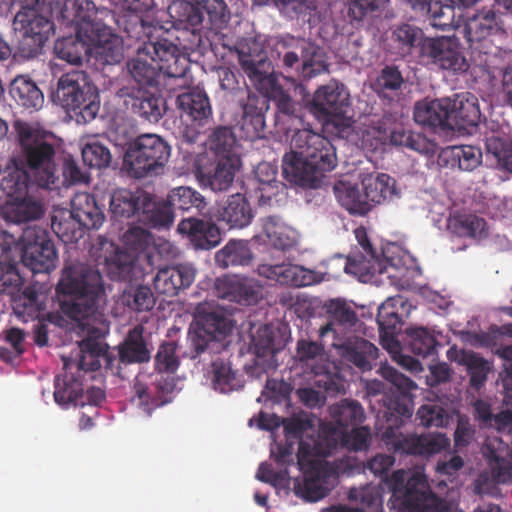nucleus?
I'll return each instance as SVG.
<instances>
[{"label": "nucleus", "instance_id": "1", "mask_svg": "<svg viewBox=\"0 0 512 512\" xmlns=\"http://www.w3.org/2000/svg\"><path fill=\"white\" fill-rule=\"evenodd\" d=\"M291 153L283 158L285 178L297 185L317 188L326 172L337 165L335 148L330 140L310 128L297 129L291 139Z\"/></svg>", "mask_w": 512, "mask_h": 512}, {"label": "nucleus", "instance_id": "2", "mask_svg": "<svg viewBox=\"0 0 512 512\" xmlns=\"http://www.w3.org/2000/svg\"><path fill=\"white\" fill-rule=\"evenodd\" d=\"M61 312L71 320H99L105 303V289L98 270L82 264L66 266L56 286Z\"/></svg>", "mask_w": 512, "mask_h": 512}, {"label": "nucleus", "instance_id": "3", "mask_svg": "<svg viewBox=\"0 0 512 512\" xmlns=\"http://www.w3.org/2000/svg\"><path fill=\"white\" fill-rule=\"evenodd\" d=\"M259 93H248L241 103L242 118L238 125L245 137L250 140L262 137L265 130V113L269 109L270 100L277 108V120L282 118L301 120V106L279 84L274 75L271 62L261 69L251 80Z\"/></svg>", "mask_w": 512, "mask_h": 512}, {"label": "nucleus", "instance_id": "4", "mask_svg": "<svg viewBox=\"0 0 512 512\" xmlns=\"http://www.w3.org/2000/svg\"><path fill=\"white\" fill-rule=\"evenodd\" d=\"M16 154L13 165L30 171L37 186L52 189L59 180L53 134L26 122H15Z\"/></svg>", "mask_w": 512, "mask_h": 512}, {"label": "nucleus", "instance_id": "5", "mask_svg": "<svg viewBox=\"0 0 512 512\" xmlns=\"http://www.w3.org/2000/svg\"><path fill=\"white\" fill-rule=\"evenodd\" d=\"M196 327L188 333V356L196 359L201 355L220 354L227 348L226 337L233 325L230 316L219 306L199 304L195 313Z\"/></svg>", "mask_w": 512, "mask_h": 512}, {"label": "nucleus", "instance_id": "6", "mask_svg": "<svg viewBox=\"0 0 512 512\" xmlns=\"http://www.w3.org/2000/svg\"><path fill=\"white\" fill-rule=\"evenodd\" d=\"M105 264L112 280L128 282L135 286L131 293L124 294V301L129 308L142 312L154 307L155 297L149 287V283H152L149 276L152 275L153 264L149 256H146L145 263H140L135 262L126 253H116L107 258Z\"/></svg>", "mask_w": 512, "mask_h": 512}, {"label": "nucleus", "instance_id": "7", "mask_svg": "<svg viewBox=\"0 0 512 512\" xmlns=\"http://www.w3.org/2000/svg\"><path fill=\"white\" fill-rule=\"evenodd\" d=\"M171 155L170 145L159 135L146 133L129 142L123 157V170L134 179L163 173Z\"/></svg>", "mask_w": 512, "mask_h": 512}, {"label": "nucleus", "instance_id": "8", "mask_svg": "<svg viewBox=\"0 0 512 512\" xmlns=\"http://www.w3.org/2000/svg\"><path fill=\"white\" fill-rule=\"evenodd\" d=\"M55 99L68 113L84 122L93 120L99 111L98 93L84 71L72 70L62 75Z\"/></svg>", "mask_w": 512, "mask_h": 512}, {"label": "nucleus", "instance_id": "9", "mask_svg": "<svg viewBox=\"0 0 512 512\" xmlns=\"http://www.w3.org/2000/svg\"><path fill=\"white\" fill-rule=\"evenodd\" d=\"M500 32H503L500 16L492 9L477 11L463 21L462 33L476 65L484 68L490 66V58L497 49L491 37Z\"/></svg>", "mask_w": 512, "mask_h": 512}, {"label": "nucleus", "instance_id": "10", "mask_svg": "<svg viewBox=\"0 0 512 512\" xmlns=\"http://www.w3.org/2000/svg\"><path fill=\"white\" fill-rule=\"evenodd\" d=\"M381 440L388 451L400 455H409L429 459L450 448V438L440 432L404 433L399 427L389 426Z\"/></svg>", "mask_w": 512, "mask_h": 512}, {"label": "nucleus", "instance_id": "11", "mask_svg": "<svg viewBox=\"0 0 512 512\" xmlns=\"http://www.w3.org/2000/svg\"><path fill=\"white\" fill-rule=\"evenodd\" d=\"M349 105L350 94L345 85L332 80L314 92L307 108L318 120L333 123L343 133L351 126V119L345 116Z\"/></svg>", "mask_w": 512, "mask_h": 512}, {"label": "nucleus", "instance_id": "12", "mask_svg": "<svg viewBox=\"0 0 512 512\" xmlns=\"http://www.w3.org/2000/svg\"><path fill=\"white\" fill-rule=\"evenodd\" d=\"M211 46L218 50L222 48L224 55H236L244 73L251 80L270 62L262 41L256 37L235 38L231 30L215 32Z\"/></svg>", "mask_w": 512, "mask_h": 512}, {"label": "nucleus", "instance_id": "13", "mask_svg": "<svg viewBox=\"0 0 512 512\" xmlns=\"http://www.w3.org/2000/svg\"><path fill=\"white\" fill-rule=\"evenodd\" d=\"M271 56L282 59L285 68H293L301 60L299 74L303 79H311L326 70V65L321 59L317 47L304 38H296L291 35L281 37L274 44Z\"/></svg>", "mask_w": 512, "mask_h": 512}, {"label": "nucleus", "instance_id": "14", "mask_svg": "<svg viewBox=\"0 0 512 512\" xmlns=\"http://www.w3.org/2000/svg\"><path fill=\"white\" fill-rule=\"evenodd\" d=\"M17 258L33 273H49L56 267L57 252L48 232L39 226H29L16 239Z\"/></svg>", "mask_w": 512, "mask_h": 512}, {"label": "nucleus", "instance_id": "15", "mask_svg": "<svg viewBox=\"0 0 512 512\" xmlns=\"http://www.w3.org/2000/svg\"><path fill=\"white\" fill-rule=\"evenodd\" d=\"M108 358H112V352L108 350V345L103 342L101 331L93 328L79 342L77 360L62 357L63 369L65 371H72L73 368H76L78 376H80L81 372H94L102 366L110 371L107 366Z\"/></svg>", "mask_w": 512, "mask_h": 512}, {"label": "nucleus", "instance_id": "16", "mask_svg": "<svg viewBox=\"0 0 512 512\" xmlns=\"http://www.w3.org/2000/svg\"><path fill=\"white\" fill-rule=\"evenodd\" d=\"M388 487L394 495H401L405 503L420 509L426 506L433 493L424 473L399 469L386 478Z\"/></svg>", "mask_w": 512, "mask_h": 512}, {"label": "nucleus", "instance_id": "17", "mask_svg": "<svg viewBox=\"0 0 512 512\" xmlns=\"http://www.w3.org/2000/svg\"><path fill=\"white\" fill-rule=\"evenodd\" d=\"M422 59L454 75L468 71L469 63L448 37H430L423 43Z\"/></svg>", "mask_w": 512, "mask_h": 512}, {"label": "nucleus", "instance_id": "18", "mask_svg": "<svg viewBox=\"0 0 512 512\" xmlns=\"http://www.w3.org/2000/svg\"><path fill=\"white\" fill-rule=\"evenodd\" d=\"M120 97L127 111L150 123H157L166 110L164 99L147 88L124 87Z\"/></svg>", "mask_w": 512, "mask_h": 512}, {"label": "nucleus", "instance_id": "19", "mask_svg": "<svg viewBox=\"0 0 512 512\" xmlns=\"http://www.w3.org/2000/svg\"><path fill=\"white\" fill-rule=\"evenodd\" d=\"M257 273L267 280L292 287L310 286L324 279L322 273L290 262L262 263L258 265Z\"/></svg>", "mask_w": 512, "mask_h": 512}, {"label": "nucleus", "instance_id": "20", "mask_svg": "<svg viewBox=\"0 0 512 512\" xmlns=\"http://www.w3.org/2000/svg\"><path fill=\"white\" fill-rule=\"evenodd\" d=\"M309 456L310 446L301 441L297 457L304 475L302 495L306 500L315 502L328 495V489L325 487L328 475L324 462L308 459Z\"/></svg>", "mask_w": 512, "mask_h": 512}, {"label": "nucleus", "instance_id": "21", "mask_svg": "<svg viewBox=\"0 0 512 512\" xmlns=\"http://www.w3.org/2000/svg\"><path fill=\"white\" fill-rule=\"evenodd\" d=\"M146 34L148 40L144 41L141 46L146 53L156 58V63L163 71L164 76L182 77L186 70L185 58L181 56L178 45L166 37H154L149 32Z\"/></svg>", "mask_w": 512, "mask_h": 512}, {"label": "nucleus", "instance_id": "22", "mask_svg": "<svg viewBox=\"0 0 512 512\" xmlns=\"http://www.w3.org/2000/svg\"><path fill=\"white\" fill-rule=\"evenodd\" d=\"M146 34L148 40L144 41L141 46L146 53L156 58V63L163 71L164 76L182 77L186 70L185 58L181 56L178 45L166 37H154L149 32Z\"/></svg>", "mask_w": 512, "mask_h": 512}, {"label": "nucleus", "instance_id": "23", "mask_svg": "<svg viewBox=\"0 0 512 512\" xmlns=\"http://www.w3.org/2000/svg\"><path fill=\"white\" fill-rule=\"evenodd\" d=\"M144 328L141 325L135 326L126 335L122 343L118 345V353L107 359V366L111 373L121 375V366L129 364H141L150 360L151 354L143 336Z\"/></svg>", "mask_w": 512, "mask_h": 512}, {"label": "nucleus", "instance_id": "24", "mask_svg": "<svg viewBox=\"0 0 512 512\" xmlns=\"http://www.w3.org/2000/svg\"><path fill=\"white\" fill-rule=\"evenodd\" d=\"M195 269L187 264L159 268L149 276L155 291L160 295L174 297L191 286L195 279Z\"/></svg>", "mask_w": 512, "mask_h": 512}, {"label": "nucleus", "instance_id": "25", "mask_svg": "<svg viewBox=\"0 0 512 512\" xmlns=\"http://www.w3.org/2000/svg\"><path fill=\"white\" fill-rule=\"evenodd\" d=\"M332 346L341 358L354 364L362 371L371 370V362L378 356V348L373 343L355 335L336 338Z\"/></svg>", "mask_w": 512, "mask_h": 512}, {"label": "nucleus", "instance_id": "26", "mask_svg": "<svg viewBox=\"0 0 512 512\" xmlns=\"http://www.w3.org/2000/svg\"><path fill=\"white\" fill-rule=\"evenodd\" d=\"M215 291L219 298L245 305L257 303L261 296V287L255 281L237 275L218 278Z\"/></svg>", "mask_w": 512, "mask_h": 512}, {"label": "nucleus", "instance_id": "27", "mask_svg": "<svg viewBox=\"0 0 512 512\" xmlns=\"http://www.w3.org/2000/svg\"><path fill=\"white\" fill-rule=\"evenodd\" d=\"M139 221L146 226L156 229H169L175 219V213L172 205L169 203L168 195L166 198H159L154 194L145 191Z\"/></svg>", "mask_w": 512, "mask_h": 512}, {"label": "nucleus", "instance_id": "28", "mask_svg": "<svg viewBox=\"0 0 512 512\" xmlns=\"http://www.w3.org/2000/svg\"><path fill=\"white\" fill-rule=\"evenodd\" d=\"M452 101L450 98L423 100L414 107V120L423 126L453 129L450 122Z\"/></svg>", "mask_w": 512, "mask_h": 512}, {"label": "nucleus", "instance_id": "29", "mask_svg": "<svg viewBox=\"0 0 512 512\" xmlns=\"http://www.w3.org/2000/svg\"><path fill=\"white\" fill-rule=\"evenodd\" d=\"M329 321L319 330V336L324 338L333 333L334 339L340 338L339 333L354 328L358 323L356 311L342 299H332L326 304Z\"/></svg>", "mask_w": 512, "mask_h": 512}, {"label": "nucleus", "instance_id": "30", "mask_svg": "<svg viewBox=\"0 0 512 512\" xmlns=\"http://www.w3.org/2000/svg\"><path fill=\"white\" fill-rule=\"evenodd\" d=\"M127 69L139 87H154L160 84L163 71L156 63V58L146 53L140 45L136 55L127 62Z\"/></svg>", "mask_w": 512, "mask_h": 512}, {"label": "nucleus", "instance_id": "31", "mask_svg": "<svg viewBox=\"0 0 512 512\" xmlns=\"http://www.w3.org/2000/svg\"><path fill=\"white\" fill-rule=\"evenodd\" d=\"M145 190H129L125 188L113 191L110 197L109 210L115 220L136 217L139 219Z\"/></svg>", "mask_w": 512, "mask_h": 512}, {"label": "nucleus", "instance_id": "32", "mask_svg": "<svg viewBox=\"0 0 512 512\" xmlns=\"http://www.w3.org/2000/svg\"><path fill=\"white\" fill-rule=\"evenodd\" d=\"M253 217L250 203L240 193L230 195L218 210V220L224 222L229 228L242 229L251 223Z\"/></svg>", "mask_w": 512, "mask_h": 512}, {"label": "nucleus", "instance_id": "33", "mask_svg": "<svg viewBox=\"0 0 512 512\" xmlns=\"http://www.w3.org/2000/svg\"><path fill=\"white\" fill-rule=\"evenodd\" d=\"M502 442L497 439L489 440L483 446V455L491 469L493 479L498 483L511 480L512 455L508 447H501Z\"/></svg>", "mask_w": 512, "mask_h": 512}, {"label": "nucleus", "instance_id": "34", "mask_svg": "<svg viewBox=\"0 0 512 512\" xmlns=\"http://www.w3.org/2000/svg\"><path fill=\"white\" fill-rule=\"evenodd\" d=\"M450 122L453 127L467 129L476 127L481 120V112L477 98L471 93L457 94L452 100Z\"/></svg>", "mask_w": 512, "mask_h": 512}, {"label": "nucleus", "instance_id": "35", "mask_svg": "<svg viewBox=\"0 0 512 512\" xmlns=\"http://www.w3.org/2000/svg\"><path fill=\"white\" fill-rule=\"evenodd\" d=\"M411 305L407 303L403 296H394L388 298L378 308L377 323L379 330L400 332L410 313Z\"/></svg>", "mask_w": 512, "mask_h": 512}, {"label": "nucleus", "instance_id": "36", "mask_svg": "<svg viewBox=\"0 0 512 512\" xmlns=\"http://www.w3.org/2000/svg\"><path fill=\"white\" fill-rule=\"evenodd\" d=\"M51 228L57 237L66 244L78 242L83 237L85 229L72 208L54 209Z\"/></svg>", "mask_w": 512, "mask_h": 512}, {"label": "nucleus", "instance_id": "37", "mask_svg": "<svg viewBox=\"0 0 512 512\" xmlns=\"http://www.w3.org/2000/svg\"><path fill=\"white\" fill-rule=\"evenodd\" d=\"M167 195L174 212L204 215L207 210L208 202L206 198L190 186L172 188Z\"/></svg>", "mask_w": 512, "mask_h": 512}, {"label": "nucleus", "instance_id": "38", "mask_svg": "<svg viewBox=\"0 0 512 512\" xmlns=\"http://www.w3.org/2000/svg\"><path fill=\"white\" fill-rule=\"evenodd\" d=\"M1 214L8 222L25 223L41 218L43 206L27 194L7 201L2 207Z\"/></svg>", "mask_w": 512, "mask_h": 512}, {"label": "nucleus", "instance_id": "39", "mask_svg": "<svg viewBox=\"0 0 512 512\" xmlns=\"http://www.w3.org/2000/svg\"><path fill=\"white\" fill-rule=\"evenodd\" d=\"M54 386V399L58 405L85 406L83 384L79 376H75L72 371H65L63 376H56Z\"/></svg>", "mask_w": 512, "mask_h": 512}, {"label": "nucleus", "instance_id": "40", "mask_svg": "<svg viewBox=\"0 0 512 512\" xmlns=\"http://www.w3.org/2000/svg\"><path fill=\"white\" fill-rule=\"evenodd\" d=\"M344 271L366 282L385 272V265L377 253H353L346 258Z\"/></svg>", "mask_w": 512, "mask_h": 512}, {"label": "nucleus", "instance_id": "41", "mask_svg": "<svg viewBox=\"0 0 512 512\" xmlns=\"http://www.w3.org/2000/svg\"><path fill=\"white\" fill-rule=\"evenodd\" d=\"M71 208L87 230L98 229L104 223V212L95 197L89 193L75 194L71 200Z\"/></svg>", "mask_w": 512, "mask_h": 512}, {"label": "nucleus", "instance_id": "42", "mask_svg": "<svg viewBox=\"0 0 512 512\" xmlns=\"http://www.w3.org/2000/svg\"><path fill=\"white\" fill-rule=\"evenodd\" d=\"M239 163V157L220 158L213 170L201 172V181L213 191H225L232 185Z\"/></svg>", "mask_w": 512, "mask_h": 512}, {"label": "nucleus", "instance_id": "43", "mask_svg": "<svg viewBox=\"0 0 512 512\" xmlns=\"http://www.w3.org/2000/svg\"><path fill=\"white\" fill-rule=\"evenodd\" d=\"M362 187L370 204H381L398 196L396 181L385 173L368 175L362 180Z\"/></svg>", "mask_w": 512, "mask_h": 512}, {"label": "nucleus", "instance_id": "44", "mask_svg": "<svg viewBox=\"0 0 512 512\" xmlns=\"http://www.w3.org/2000/svg\"><path fill=\"white\" fill-rule=\"evenodd\" d=\"M333 189L338 203L350 214L364 216L372 209L358 185L339 181Z\"/></svg>", "mask_w": 512, "mask_h": 512}, {"label": "nucleus", "instance_id": "45", "mask_svg": "<svg viewBox=\"0 0 512 512\" xmlns=\"http://www.w3.org/2000/svg\"><path fill=\"white\" fill-rule=\"evenodd\" d=\"M9 93L13 100L23 108L38 110L43 106L44 95L36 83L29 77L20 75L10 84Z\"/></svg>", "mask_w": 512, "mask_h": 512}, {"label": "nucleus", "instance_id": "46", "mask_svg": "<svg viewBox=\"0 0 512 512\" xmlns=\"http://www.w3.org/2000/svg\"><path fill=\"white\" fill-rule=\"evenodd\" d=\"M439 158L451 168L458 167L462 171H473L482 162V152L480 148L471 145H459L444 149Z\"/></svg>", "mask_w": 512, "mask_h": 512}, {"label": "nucleus", "instance_id": "47", "mask_svg": "<svg viewBox=\"0 0 512 512\" xmlns=\"http://www.w3.org/2000/svg\"><path fill=\"white\" fill-rule=\"evenodd\" d=\"M330 415L342 434H346L349 428L359 426L365 419L362 405L358 401L350 399H343L331 406Z\"/></svg>", "mask_w": 512, "mask_h": 512}, {"label": "nucleus", "instance_id": "48", "mask_svg": "<svg viewBox=\"0 0 512 512\" xmlns=\"http://www.w3.org/2000/svg\"><path fill=\"white\" fill-rule=\"evenodd\" d=\"M388 143L393 146L405 147L426 156L436 153V144L423 134L405 129L402 126L391 128Z\"/></svg>", "mask_w": 512, "mask_h": 512}, {"label": "nucleus", "instance_id": "49", "mask_svg": "<svg viewBox=\"0 0 512 512\" xmlns=\"http://www.w3.org/2000/svg\"><path fill=\"white\" fill-rule=\"evenodd\" d=\"M404 348L422 358L435 356L439 342L426 327H412L405 331Z\"/></svg>", "mask_w": 512, "mask_h": 512}, {"label": "nucleus", "instance_id": "50", "mask_svg": "<svg viewBox=\"0 0 512 512\" xmlns=\"http://www.w3.org/2000/svg\"><path fill=\"white\" fill-rule=\"evenodd\" d=\"M181 111L193 122L203 124L212 115L209 98L204 91L194 90L178 96Z\"/></svg>", "mask_w": 512, "mask_h": 512}, {"label": "nucleus", "instance_id": "51", "mask_svg": "<svg viewBox=\"0 0 512 512\" xmlns=\"http://www.w3.org/2000/svg\"><path fill=\"white\" fill-rule=\"evenodd\" d=\"M14 26L18 33H29L46 39L54 32V23L33 9L19 11Z\"/></svg>", "mask_w": 512, "mask_h": 512}, {"label": "nucleus", "instance_id": "52", "mask_svg": "<svg viewBox=\"0 0 512 512\" xmlns=\"http://www.w3.org/2000/svg\"><path fill=\"white\" fill-rule=\"evenodd\" d=\"M431 25L441 30L459 27L462 14L456 15L455 6L450 0H432L422 15Z\"/></svg>", "mask_w": 512, "mask_h": 512}, {"label": "nucleus", "instance_id": "53", "mask_svg": "<svg viewBox=\"0 0 512 512\" xmlns=\"http://www.w3.org/2000/svg\"><path fill=\"white\" fill-rule=\"evenodd\" d=\"M125 9L132 13L133 24L131 28L124 27L125 32L131 38L140 39L141 33H146V22L144 15H152L157 10L156 0H124Z\"/></svg>", "mask_w": 512, "mask_h": 512}, {"label": "nucleus", "instance_id": "54", "mask_svg": "<svg viewBox=\"0 0 512 512\" xmlns=\"http://www.w3.org/2000/svg\"><path fill=\"white\" fill-rule=\"evenodd\" d=\"M251 259L252 252L247 243L242 240H230L215 255L217 265L222 268L245 266Z\"/></svg>", "mask_w": 512, "mask_h": 512}, {"label": "nucleus", "instance_id": "55", "mask_svg": "<svg viewBox=\"0 0 512 512\" xmlns=\"http://www.w3.org/2000/svg\"><path fill=\"white\" fill-rule=\"evenodd\" d=\"M429 37H426L423 30L419 27L403 23L395 27L392 31L391 39L397 47L404 52L411 53L414 49L418 50L419 57L422 56L423 43Z\"/></svg>", "mask_w": 512, "mask_h": 512}, {"label": "nucleus", "instance_id": "56", "mask_svg": "<svg viewBox=\"0 0 512 512\" xmlns=\"http://www.w3.org/2000/svg\"><path fill=\"white\" fill-rule=\"evenodd\" d=\"M392 117L383 115L373 120L362 132L363 146L375 151L388 144L391 131Z\"/></svg>", "mask_w": 512, "mask_h": 512}, {"label": "nucleus", "instance_id": "57", "mask_svg": "<svg viewBox=\"0 0 512 512\" xmlns=\"http://www.w3.org/2000/svg\"><path fill=\"white\" fill-rule=\"evenodd\" d=\"M44 309V302L40 300V295L35 286L25 287L21 295L13 301L15 314L23 318L24 321L38 318Z\"/></svg>", "mask_w": 512, "mask_h": 512}, {"label": "nucleus", "instance_id": "58", "mask_svg": "<svg viewBox=\"0 0 512 512\" xmlns=\"http://www.w3.org/2000/svg\"><path fill=\"white\" fill-rule=\"evenodd\" d=\"M30 179H33L30 171L14 165L13 169L7 171L1 179L0 187L11 200L28 194Z\"/></svg>", "mask_w": 512, "mask_h": 512}, {"label": "nucleus", "instance_id": "59", "mask_svg": "<svg viewBox=\"0 0 512 512\" xmlns=\"http://www.w3.org/2000/svg\"><path fill=\"white\" fill-rule=\"evenodd\" d=\"M485 148L487 154L492 155L499 167L512 173V140L501 136L499 133H492L486 137Z\"/></svg>", "mask_w": 512, "mask_h": 512}, {"label": "nucleus", "instance_id": "60", "mask_svg": "<svg viewBox=\"0 0 512 512\" xmlns=\"http://www.w3.org/2000/svg\"><path fill=\"white\" fill-rule=\"evenodd\" d=\"M123 244L125 245L126 249L129 251L125 252L126 254L130 255L135 262L145 263V259L143 261L140 260V258H135V255L140 254L142 252H145L151 245L153 241L152 234L140 227V226H133L130 227L124 234H123ZM116 253H124L123 251H117ZM146 256H151L149 254H145L144 258Z\"/></svg>", "mask_w": 512, "mask_h": 512}, {"label": "nucleus", "instance_id": "61", "mask_svg": "<svg viewBox=\"0 0 512 512\" xmlns=\"http://www.w3.org/2000/svg\"><path fill=\"white\" fill-rule=\"evenodd\" d=\"M450 228L454 234L460 237L482 238L487 236L486 221L474 214L454 217Z\"/></svg>", "mask_w": 512, "mask_h": 512}, {"label": "nucleus", "instance_id": "62", "mask_svg": "<svg viewBox=\"0 0 512 512\" xmlns=\"http://www.w3.org/2000/svg\"><path fill=\"white\" fill-rule=\"evenodd\" d=\"M209 356L212 364L214 389L221 393H229L239 387L240 381L231 366L220 358L213 360V355Z\"/></svg>", "mask_w": 512, "mask_h": 512}, {"label": "nucleus", "instance_id": "63", "mask_svg": "<svg viewBox=\"0 0 512 512\" xmlns=\"http://www.w3.org/2000/svg\"><path fill=\"white\" fill-rule=\"evenodd\" d=\"M209 147L220 158L238 157L234 152L236 147V137L229 127H217L210 135Z\"/></svg>", "mask_w": 512, "mask_h": 512}, {"label": "nucleus", "instance_id": "64", "mask_svg": "<svg viewBox=\"0 0 512 512\" xmlns=\"http://www.w3.org/2000/svg\"><path fill=\"white\" fill-rule=\"evenodd\" d=\"M54 51L59 59L65 60L70 64H81L83 55L87 48L83 41L78 37H64L58 39L54 45Z\"/></svg>", "mask_w": 512, "mask_h": 512}]
</instances>
